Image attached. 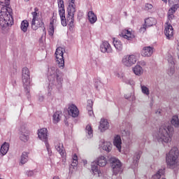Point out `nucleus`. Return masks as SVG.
<instances>
[{"instance_id":"obj_1","label":"nucleus","mask_w":179,"mask_h":179,"mask_svg":"<svg viewBox=\"0 0 179 179\" xmlns=\"http://www.w3.org/2000/svg\"><path fill=\"white\" fill-rule=\"evenodd\" d=\"M70 3L67 8L68 15L65 17V5L64 4V0H58L59 14L61 18L62 26H66L69 24V30H73L75 27V12H76V6L75 5V0H69Z\"/></svg>"},{"instance_id":"obj_2","label":"nucleus","mask_w":179,"mask_h":179,"mask_svg":"<svg viewBox=\"0 0 179 179\" xmlns=\"http://www.w3.org/2000/svg\"><path fill=\"white\" fill-rule=\"evenodd\" d=\"M10 0H0V6L1 7L0 12V25L1 27H6L13 23V17H12V8H9Z\"/></svg>"},{"instance_id":"obj_3","label":"nucleus","mask_w":179,"mask_h":179,"mask_svg":"<svg viewBox=\"0 0 179 179\" xmlns=\"http://www.w3.org/2000/svg\"><path fill=\"white\" fill-rule=\"evenodd\" d=\"M173 132H174V129L169 123L164 124L159 127L157 139L162 143H169V142H171Z\"/></svg>"},{"instance_id":"obj_4","label":"nucleus","mask_w":179,"mask_h":179,"mask_svg":"<svg viewBox=\"0 0 179 179\" xmlns=\"http://www.w3.org/2000/svg\"><path fill=\"white\" fill-rule=\"evenodd\" d=\"M178 9V6L175 5L173 8H171L168 11V20L165 24L164 33L165 36L170 40L174 36V29L171 26V20L174 19V13Z\"/></svg>"},{"instance_id":"obj_5","label":"nucleus","mask_w":179,"mask_h":179,"mask_svg":"<svg viewBox=\"0 0 179 179\" xmlns=\"http://www.w3.org/2000/svg\"><path fill=\"white\" fill-rule=\"evenodd\" d=\"M179 155L178 148L173 147L166 155V160L170 169H174L177 166Z\"/></svg>"},{"instance_id":"obj_6","label":"nucleus","mask_w":179,"mask_h":179,"mask_svg":"<svg viewBox=\"0 0 179 179\" xmlns=\"http://www.w3.org/2000/svg\"><path fill=\"white\" fill-rule=\"evenodd\" d=\"M48 130L45 128L41 129L38 131V136L41 141H43V142H45V145L46 147V149L50 155L51 156V150L50 149V144H48Z\"/></svg>"},{"instance_id":"obj_7","label":"nucleus","mask_w":179,"mask_h":179,"mask_svg":"<svg viewBox=\"0 0 179 179\" xmlns=\"http://www.w3.org/2000/svg\"><path fill=\"white\" fill-rule=\"evenodd\" d=\"M64 52H65V49L59 47L56 49V52L55 55L56 57V62L59 66V68H64L65 66V60L64 59Z\"/></svg>"},{"instance_id":"obj_8","label":"nucleus","mask_w":179,"mask_h":179,"mask_svg":"<svg viewBox=\"0 0 179 179\" xmlns=\"http://www.w3.org/2000/svg\"><path fill=\"white\" fill-rule=\"evenodd\" d=\"M22 80L23 87L27 89L30 87V70L27 67L22 69Z\"/></svg>"},{"instance_id":"obj_9","label":"nucleus","mask_w":179,"mask_h":179,"mask_svg":"<svg viewBox=\"0 0 179 179\" xmlns=\"http://www.w3.org/2000/svg\"><path fill=\"white\" fill-rule=\"evenodd\" d=\"M110 162L115 176H117V174L122 171V165L121 164V162H120L118 159L115 157H111Z\"/></svg>"},{"instance_id":"obj_10","label":"nucleus","mask_w":179,"mask_h":179,"mask_svg":"<svg viewBox=\"0 0 179 179\" xmlns=\"http://www.w3.org/2000/svg\"><path fill=\"white\" fill-rule=\"evenodd\" d=\"M122 62L125 66H132L136 64V56L134 55H126L122 58Z\"/></svg>"},{"instance_id":"obj_11","label":"nucleus","mask_w":179,"mask_h":179,"mask_svg":"<svg viewBox=\"0 0 179 179\" xmlns=\"http://www.w3.org/2000/svg\"><path fill=\"white\" fill-rule=\"evenodd\" d=\"M69 115L73 117V118H77L79 117V109L75 104H70L68 108Z\"/></svg>"},{"instance_id":"obj_12","label":"nucleus","mask_w":179,"mask_h":179,"mask_svg":"<svg viewBox=\"0 0 179 179\" xmlns=\"http://www.w3.org/2000/svg\"><path fill=\"white\" fill-rule=\"evenodd\" d=\"M57 24V17L53 16L50 20V23L48 27V33L49 36L52 37L54 36L55 30H54V26Z\"/></svg>"},{"instance_id":"obj_13","label":"nucleus","mask_w":179,"mask_h":179,"mask_svg":"<svg viewBox=\"0 0 179 179\" xmlns=\"http://www.w3.org/2000/svg\"><path fill=\"white\" fill-rule=\"evenodd\" d=\"M55 147L56 150L61 155L62 157H66V152H65V150L64 149V144L59 141H56L55 143Z\"/></svg>"},{"instance_id":"obj_14","label":"nucleus","mask_w":179,"mask_h":179,"mask_svg":"<svg viewBox=\"0 0 179 179\" xmlns=\"http://www.w3.org/2000/svg\"><path fill=\"white\" fill-rule=\"evenodd\" d=\"M52 73L48 76L49 80L51 82V80H55V76H56V80L58 83H62V78L59 77L58 74H57V69L55 68L51 69Z\"/></svg>"},{"instance_id":"obj_15","label":"nucleus","mask_w":179,"mask_h":179,"mask_svg":"<svg viewBox=\"0 0 179 179\" xmlns=\"http://www.w3.org/2000/svg\"><path fill=\"white\" fill-rule=\"evenodd\" d=\"M120 37H123V38H126V40H132V38H135L134 34L128 29H123L120 34Z\"/></svg>"},{"instance_id":"obj_16","label":"nucleus","mask_w":179,"mask_h":179,"mask_svg":"<svg viewBox=\"0 0 179 179\" xmlns=\"http://www.w3.org/2000/svg\"><path fill=\"white\" fill-rule=\"evenodd\" d=\"M40 27H44V22H43V19L35 20L31 21L32 30H38Z\"/></svg>"},{"instance_id":"obj_17","label":"nucleus","mask_w":179,"mask_h":179,"mask_svg":"<svg viewBox=\"0 0 179 179\" xmlns=\"http://www.w3.org/2000/svg\"><path fill=\"white\" fill-rule=\"evenodd\" d=\"M153 48L150 46L144 47L141 51L142 57H152Z\"/></svg>"},{"instance_id":"obj_18","label":"nucleus","mask_w":179,"mask_h":179,"mask_svg":"<svg viewBox=\"0 0 179 179\" xmlns=\"http://www.w3.org/2000/svg\"><path fill=\"white\" fill-rule=\"evenodd\" d=\"M101 52H113V49L108 42L103 41L101 45Z\"/></svg>"},{"instance_id":"obj_19","label":"nucleus","mask_w":179,"mask_h":179,"mask_svg":"<svg viewBox=\"0 0 179 179\" xmlns=\"http://www.w3.org/2000/svg\"><path fill=\"white\" fill-rule=\"evenodd\" d=\"M167 61L169 64V66H171L170 71L168 72L169 75H173L174 73V58L171 55H169L167 57Z\"/></svg>"},{"instance_id":"obj_20","label":"nucleus","mask_w":179,"mask_h":179,"mask_svg":"<svg viewBox=\"0 0 179 179\" xmlns=\"http://www.w3.org/2000/svg\"><path fill=\"white\" fill-rule=\"evenodd\" d=\"M113 145L117 148L119 152H121V145H122V141L121 140V136L120 135H117L115 136L113 140Z\"/></svg>"},{"instance_id":"obj_21","label":"nucleus","mask_w":179,"mask_h":179,"mask_svg":"<svg viewBox=\"0 0 179 179\" xmlns=\"http://www.w3.org/2000/svg\"><path fill=\"white\" fill-rule=\"evenodd\" d=\"M109 124L108 122L106 119H101L100 122V125L99 127V129H100L101 132H104L105 131H107V129L108 128Z\"/></svg>"},{"instance_id":"obj_22","label":"nucleus","mask_w":179,"mask_h":179,"mask_svg":"<svg viewBox=\"0 0 179 179\" xmlns=\"http://www.w3.org/2000/svg\"><path fill=\"white\" fill-rule=\"evenodd\" d=\"M95 163H96L97 166H99V167H104L107 164V158L104 156H100L96 159Z\"/></svg>"},{"instance_id":"obj_23","label":"nucleus","mask_w":179,"mask_h":179,"mask_svg":"<svg viewBox=\"0 0 179 179\" xmlns=\"http://www.w3.org/2000/svg\"><path fill=\"white\" fill-rule=\"evenodd\" d=\"M52 117L54 124H58L61 121V118H62V112L59 110L56 111L53 114Z\"/></svg>"},{"instance_id":"obj_24","label":"nucleus","mask_w":179,"mask_h":179,"mask_svg":"<svg viewBox=\"0 0 179 179\" xmlns=\"http://www.w3.org/2000/svg\"><path fill=\"white\" fill-rule=\"evenodd\" d=\"M88 20L91 24H94L97 22V15L93 13V11H89L87 13Z\"/></svg>"},{"instance_id":"obj_25","label":"nucleus","mask_w":179,"mask_h":179,"mask_svg":"<svg viewBox=\"0 0 179 179\" xmlns=\"http://www.w3.org/2000/svg\"><path fill=\"white\" fill-rule=\"evenodd\" d=\"M32 15V20H39L41 18V15H40V11L38 10V8H35L34 11L31 13Z\"/></svg>"},{"instance_id":"obj_26","label":"nucleus","mask_w":179,"mask_h":179,"mask_svg":"<svg viewBox=\"0 0 179 179\" xmlns=\"http://www.w3.org/2000/svg\"><path fill=\"white\" fill-rule=\"evenodd\" d=\"M8 150H9V143H4L0 149V152L2 155V156H5L6 153H8Z\"/></svg>"},{"instance_id":"obj_27","label":"nucleus","mask_w":179,"mask_h":179,"mask_svg":"<svg viewBox=\"0 0 179 179\" xmlns=\"http://www.w3.org/2000/svg\"><path fill=\"white\" fill-rule=\"evenodd\" d=\"M113 45L118 51L122 50V43L115 38H113Z\"/></svg>"},{"instance_id":"obj_28","label":"nucleus","mask_w":179,"mask_h":179,"mask_svg":"<svg viewBox=\"0 0 179 179\" xmlns=\"http://www.w3.org/2000/svg\"><path fill=\"white\" fill-rule=\"evenodd\" d=\"M85 134L87 138H93V128L91 124H87L85 127Z\"/></svg>"},{"instance_id":"obj_29","label":"nucleus","mask_w":179,"mask_h":179,"mask_svg":"<svg viewBox=\"0 0 179 179\" xmlns=\"http://www.w3.org/2000/svg\"><path fill=\"white\" fill-rule=\"evenodd\" d=\"M145 24L148 27H152V26L156 24V19L154 17H148L145 20Z\"/></svg>"},{"instance_id":"obj_30","label":"nucleus","mask_w":179,"mask_h":179,"mask_svg":"<svg viewBox=\"0 0 179 179\" xmlns=\"http://www.w3.org/2000/svg\"><path fill=\"white\" fill-rule=\"evenodd\" d=\"M133 71L135 75H137V76H140V75L143 73V69H142V67L139 65L135 66Z\"/></svg>"},{"instance_id":"obj_31","label":"nucleus","mask_w":179,"mask_h":179,"mask_svg":"<svg viewBox=\"0 0 179 179\" xmlns=\"http://www.w3.org/2000/svg\"><path fill=\"white\" fill-rule=\"evenodd\" d=\"M27 27H29V22L24 20L21 22V30L24 31V33H26V31H27Z\"/></svg>"},{"instance_id":"obj_32","label":"nucleus","mask_w":179,"mask_h":179,"mask_svg":"<svg viewBox=\"0 0 179 179\" xmlns=\"http://www.w3.org/2000/svg\"><path fill=\"white\" fill-rule=\"evenodd\" d=\"M29 157V153L24 152L22 154L21 156V160H20V163L21 164H25V163H27V158Z\"/></svg>"},{"instance_id":"obj_33","label":"nucleus","mask_w":179,"mask_h":179,"mask_svg":"<svg viewBox=\"0 0 179 179\" xmlns=\"http://www.w3.org/2000/svg\"><path fill=\"white\" fill-rule=\"evenodd\" d=\"M92 171L94 174H98V176H100V170H99V165H97V163H92Z\"/></svg>"},{"instance_id":"obj_34","label":"nucleus","mask_w":179,"mask_h":179,"mask_svg":"<svg viewBox=\"0 0 179 179\" xmlns=\"http://www.w3.org/2000/svg\"><path fill=\"white\" fill-rule=\"evenodd\" d=\"M171 123L173 127H176V128L179 127V120L178 116L175 115L172 117V120H171Z\"/></svg>"},{"instance_id":"obj_35","label":"nucleus","mask_w":179,"mask_h":179,"mask_svg":"<svg viewBox=\"0 0 179 179\" xmlns=\"http://www.w3.org/2000/svg\"><path fill=\"white\" fill-rule=\"evenodd\" d=\"M164 174V170L160 169L157 171V173L152 176V179H160L162 178V176Z\"/></svg>"},{"instance_id":"obj_36","label":"nucleus","mask_w":179,"mask_h":179,"mask_svg":"<svg viewBox=\"0 0 179 179\" xmlns=\"http://www.w3.org/2000/svg\"><path fill=\"white\" fill-rule=\"evenodd\" d=\"M72 163H71V166L72 167H76V166H78V155L76 154H74L72 157Z\"/></svg>"},{"instance_id":"obj_37","label":"nucleus","mask_w":179,"mask_h":179,"mask_svg":"<svg viewBox=\"0 0 179 179\" xmlns=\"http://www.w3.org/2000/svg\"><path fill=\"white\" fill-rule=\"evenodd\" d=\"M20 139L22 142H27V141H29V133H26V134H21L20 136Z\"/></svg>"},{"instance_id":"obj_38","label":"nucleus","mask_w":179,"mask_h":179,"mask_svg":"<svg viewBox=\"0 0 179 179\" xmlns=\"http://www.w3.org/2000/svg\"><path fill=\"white\" fill-rule=\"evenodd\" d=\"M141 155H142V152L138 151L136 152L134 156V162L136 163V164L138 163V161L139 159H141Z\"/></svg>"},{"instance_id":"obj_39","label":"nucleus","mask_w":179,"mask_h":179,"mask_svg":"<svg viewBox=\"0 0 179 179\" xmlns=\"http://www.w3.org/2000/svg\"><path fill=\"white\" fill-rule=\"evenodd\" d=\"M141 90H142V92L144 94H146L147 96H149V94H150V92L149 91V88H148L145 85H141Z\"/></svg>"},{"instance_id":"obj_40","label":"nucleus","mask_w":179,"mask_h":179,"mask_svg":"<svg viewBox=\"0 0 179 179\" xmlns=\"http://www.w3.org/2000/svg\"><path fill=\"white\" fill-rule=\"evenodd\" d=\"M168 2L169 3V5H173V6L171 8H174V6H176V5H177L178 9V8H179L178 0H169Z\"/></svg>"},{"instance_id":"obj_41","label":"nucleus","mask_w":179,"mask_h":179,"mask_svg":"<svg viewBox=\"0 0 179 179\" xmlns=\"http://www.w3.org/2000/svg\"><path fill=\"white\" fill-rule=\"evenodd\" d=\"M93 101L92 99H90L87 101V110H92L93 109Z\"/></svg>"},{"instance_id":"obj_42","label":"nucleus","mask_w":179,"mask_h":179,"mask_svg":"<svg viewBox=\"0 0 179 179\" xmlns=\"http://www.w3.org/2000/svg\"><path fill=\"white\" fill-rule=\"evenodd\" d=\"M144 9L145 10H148V11L152 10V9H153V5L150 3H145Z\"/></svg>"},{"instance_id":"obj_43","label":"nucleus","mask_w":179,"mask_h":179,"mask_svg":"<svg viewBox=\"0 0 179 179\" xmlns=\"http://www.w3.org/2000/svg\"><path fill=\"white\" fill-rule=\"evenodd\" d=\"M148 26L145 25V24L144 25H143V27H141L139 29L140 33H145V31H146V29H148Z\"/></svg>"},{"instance_id":"obj_44","label":"nucleus","mask_w":179,"mask_h":179,"mask_svg":"<svg viewBox=\"0 0 179 179\" xmlns=\"http://www.w3.org/2000/svg\"><path fill=\"white\" fill-rule=\"evenodd\" d=\"M103 150H106V152H111V146L106 145V147L103 146Z\"/></svg>"},{"instance_id":"obj_45","label":"nucleus","mask_w":179,"mask_h":179,"mask_svg":"<svg viewBox=\"0 0 179 179\" xmlns=\"http://www.w3.org/2000/svg\"><path fill=\"white\" fill-rule=\"evenodd\" d=\"M28 177H32V176H34V172L33 171H29L27 173Z\"/></svg>"},{"instance_id":"obj_46","label":"nucleus","mask_w":179,"mask_h":179,"mask_svg":"<svg viewBox=\"0 0 179 179\" xmlns=\"http://www.w3.org/2000/svg\"><path fill=\"white\" fill-rule=\"evenodd\" d=\"M88 114H89L90 117H92V115H94V113L93 112V109L88 110Z\"/></svg>"},{"instance_id":"obj_47","label":"nucleus","mask_w":179,"mask_h":179,"mask_svg":"<svg viewBox=\"0 0 179 179\" xmlns=\"http://www.w3.org/2000/svg\"><path fill=\"white\" fill-rule=\"evenodd\" d=\"M53 179H59V176H54Z\"/></svg>"},{"instance_id":"obj_48","label":"nucleus","mask_w":179,"mask_h":179,"mask_svg":"<svg viewBox=\"0 0 179 179\" xmlns=\"http://www.w3.org/2000/svg\"><path fill=\"white\" fill-rule=\"evenodd\" d=\"M163 2H165V3H167V0H162Z\"/></svg>"},{"instance_id":"obj_49","label":"nucleus","mask_w":179,"mask_h":179,"mask_svg":"<svg viewBox=\"0 0 179 179\" xmlns=\"http://www.w3.org/2000/svg\"><path fill=\"white\" fill-rule=\"evenodd\" d=\"M24 1H26L27 2V1H29V0H24Z\"/></svg>"},{"instance_id":"obj_50","label":"nucleus","mask_w":179,"mask_h":179,"mask_svg":"<svg viewBox=\"0 0 179 179\" xmlns=\"http://www.w3.org/2000/svg\"><path fill=\"white\" fill-rule=\"evenodd\" d=\"M133 1H136V0H133Z\"/></svg>"}]
</instances>
